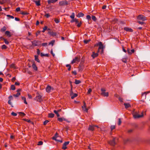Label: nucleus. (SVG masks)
<instances>
[{
    "label": "nucleus",
    "instance_id": "obj_21",
    "mask_svg": "<svg viewBox=\"0 0 150 150\" xmlns=\"http://www.w3.org/2000/svg\"><path fill=\"white\" fill-rule=\"evenodd\" d=\"M58 0H49L48 1V3L49 4H50L51 3H54L57 1Z\"/></svg>",
    "mask_w": 150,
    "mask_h": 150
},
{
    "label": "nucleus",
    "instance_id": "obj_15",
    "mask_svg": "<svg viewBox=\"0 0 150 150\" xmlns=\"http://www.w3.org/2000/svg\"><path fill=\"white\" fill-rule=\"evenodd\" d=\"M32 67L33 68V69L37 71L38 70V68L36 66L34 62L33 63L32 65Z\"/></svg>",
    "mask_w": 150,
    "mask_h": 150
},
{
    "label": "nucleus",
    "instance_id": "obj_39",
    "mask_svg": "<svg viewBox=\"0 0 150 150\" xmlns=\"http://www.w3.org/2000/svg\"><path fill=\"white\" fill-rule=\"evenodd\" d=\"M20 95V93L19 92L17 93L16 94H14L13 96L15 97H17L19 96Z\"/></svg>",
    "mask_w": 150,
    "mask_h": 150
},
{
    "label": "nucleus",
    "instance_id": "obj_57",
    "mask_svg": "<svg viewBox=\"0 0 150 150\" xmlns=\"http://www.w3.org/2000/svg\"><path fill=\"white\" fill-rule=\"evenodd\" d=\"M37 53L38 55H39L40 54V51L39 49H37Z\"/></svg>",
    "mask_w": 150,
    "mask_h": 150
},
{
    "label": "nucleus",
    "instance_id": "obj_5",
    "mask_svg": "<svg viewBox=\"0 0 150 150\" xmlns=\"http://www.w3.org/2000/svg\"><path fill=\"white\" fill-rule=\"evenodd\" d=\"M80 61V56L76 57L74 59L71 61V64H73L76 62H79Z\"/></svg>",
    "mask_w": 150,
    "mask_h": 150
},
{
    "label": "nucleus",
    "instance_id": "obj_4",
    "mask_svg": "<svg viewBox=\"0 0 150 150\" xmlns=\"http://www.w3.org/2000/svg\"><path fill=\"white\" fill-rule=\"evenodd\" d=\"M137 19L138 20H142V21H145L147 20L146 18L142 15H139L137 17Z\"/></svg>",
    "mask_w": 150,
    "mask_h": 150
},
{
    "label": "nucleus",
    "instance_id": "obj_49",
    "mask_svg": "<svg viewBox=\"0 0 150 150\" xmlns=\"http://www.w3.org/2000/svg\"><path fill=\"white\" fill-rule=\"evenodd\" d=\"M81 24H82V22H81V21L80 23H79L77 26L79 28V27H80L81 25Z\"/></svg>",
    "mask_w": 150,
    "mask_h": 150
},
{
    "label": "nucleus",
    "instance_id": "obj_23",
    "mask_svg": "<svg viewBox=\"0 0 150 150\" xmlns=\"http://www.w3.org/2000/svg\"><path fill=\"white\" fill-rule=\"evenodd\" d=\"M33 1L35 3L36 5L37 6H39L40 5V0H39L38 1L34 0Z\"/></svg>",
    "mask_w": 150,
    "mask_h": 150
},
{
    "label": "nucleus",
    "instance_id": "obj_9",
    "mask_svg": "<svg viewBox=\"0 0 150 150\" xmlns=\"http://www.w3.org/2000/svg\"><path fill=\"white\" fill-rule=\"evenodd\" d=\"M117 139L116 138H115L113 139L109 142V143L112 146H114L116 144L115 142V140Z\"/></svg>",
    "mask_w": 150,
    "mask_h": 150
},
{
    "label": "nucleus",
    "instance_id": "obj_36",
    "mask_svg": "<svg viewBox=\"0 0 150 150\" xmlns=\"http://www.w3.org/2000/svg\"><path fill=\"white\" fill-rule=\"evenodd\" d=\"M18 113L21 116L23 117L25 115V114L23 112H18Z\"/></svg>",
    "mask_w": 150,
    "mask_h": 150
},
{
    "label": "nucleus",
    "instance_id": "obj_50",
    "mask_svg": "<svg viewBox=\"0 0 150 150\" xmlns=\"http://www.w3.org/2000/svg\"><path fill=\"white\" fill-rule=\"evenodd\" d=\"M90 41V40H84L83 41V42H84V43H85V44H87V43H88Z\"/></svg>",
    "mask_w": 150,
    "mask_h": 150
},
{
    "label": "nucleus",
    "instance_id": "obj_42",
    "mask_svg": "<svg viewBox=\"0 0 150 150\" xmlns=\"http://www.w3.org/2000/svg\"><path fill=\"white\" fill-rule=\"evenodd\" d=\"M7 48L6 46L5 45H3L1 46V49H6Z\"/></svg>",
    "mask_w": 150,
    "mask_h": 150
},
{
    "label": "nucleus",
    "instance_id": "obj_19",
    "mask_svg": "<svg viewBox=\"0 0 150 150\" xmlns=\"http://www.w3.org/2000/svg\"><path fill=\"white\" fill-rule=\"evenodd\" d=\"M84 14L82 12H80L76 15V16L78 17L79 18L80 17H82L83 16Z\"/></svg>",
    "mask_w": 150,
    "mask_h": 150
},
{
    "label": "nucleus",
    "instance_id": "obj_30",
    "mask_svg": "<svg viewBox=\"0 0 150 150\" xmlns=\"http://www.w3.org/2000/svg\"><path fill=\"white\" fill-rule=\"evenodd\" d=\"M13 97L12 96H10L8 97L9 100H8V103H11V100L12 99Z\"/></svg>",
    "mask_w": 150,
    "mask_h": 150
},
{
    "label": "nucleus",
    "instance_id": "obj_16",
    "mask_svg": "<svg viewBox=\"0 0 150 150\" xmlns=\"http://www.w3.org/2000/svg\"><path fill=\"white\" fill-rule=\"evenodd\" d=\"M127 52L128 54H131L132 53H134V49H132L130 50L129 49H128L127 50Z\"/></svg>",
    "mask_w": 150,
    "mask_h": 150
},
{
    "label": "nucleus",
    "instance_id": "obj_52",
    "mask_svg": "<svg viewBox=\"0 0 150 150\" xmlns=\"http://www.w3.org/2000/svg\"><path fill=\"white\" fill-rule=\"evenodd\" d=\"M69 143V142L67 141L66 142H65L64 143V146L65 145L66 146L67 145H68Z\"/></svg>",
    "mask_w": 150,
    "mask_h": 150
},
{
    "label": "nucleus",
    "instance_id": "obj_61",
    "mask_svg": "<svg viewBox=\"0 0 150 150\" xmlns=\"http://www.w3.org/2000/svg\"><path fill=\"white\" fill-rule=\"evenodd\" d=\"M115 125H112L110 127V128L111 130L115 128Z\"/></svg>",
    "mask_w": 150,
    "mask_h": 150
},
{
    "label": "nucleus",
    "instance_id": "obj_59",
    "mask_svg": "<svg viewBox=\"0 0 150 150\" xmlns=\"http://www.w3.org/2000/svg\"><path fill=\"white\" fill-rule=\"evenodd\" d=\"M121 123V121L120 118H119L118 119V125H120Z\"/></svg>",
    "mask_w": 150,
    "mask_h": 150
},
{
    "label": "nucleus",
    "instance_id": "obj_8",
    "mask_svg": "<svg viewBox=\"0 0 150 150\" xmlns=\"http://www.w3.org/2000/svg\"><path fill=\"white\" fill-rule=\"evenodd\" d=\"M134 117L135 118H139L142 117L143 116V114L142 113L141 115H139L138 113H136L133 115Z\"/></svg>",
    "mask_w": 150,
    "mask_h": 150
},
{
    "label": "nucleus",
    "instance_id": "obj_29",
    "mask_svg": "<svg viewBox=\"0 0 150 150\" xmlns=\"http://www.w3.org/2000/svg\"><path fill=\"white\" fill-rule=\"evenodd\" d=\"M75 81L74 83L76 84H78L81 82L80 81L77 79H75Z\"/></svg>",
    "mask_w": 150,
    "mask_h": 150
},
{
    "label": "nucleus",
    "instance_id": "obj_26",
    "mask_svg": "<svg viewBox=\"0 0 150 150\" xmlns=\"http://www.w3.org/2000/svg\"><path fill=\"white\" fill-rule=\"evenodd\" d=\"M35 59L36 61H37L38 62H40V61L38 59V55L35 56Z\"/></svg>",
    "mask_w": 150,
    "mask_h": 150
},
{
    "label": "nucleus",
    "instance_id": "obj_51",
    "mask_svg": "<svg viewBox=\"0 0 150 150\" xmlns=\"http://www.w3.org/2000/svg\"><path fill=\"white\" fill-rule=\"evenodd\" d=\"M47 42L43 43L42 44V46H47Z\"/></svg>",
    "mask_w": 150,
    "mask_h": 150
},
{
    "label": "nucleus",
    "instance_id": "obj_25",
    "mask_svg": "<svg viewBox=\"0 0 150 150\" xmlns=\"http://www.w3.org/2000/svg\"><path fill=\"white\" fill-rule=\"evenodd\" d=\"M124 105L126 109H127L131 107V105L130 104H124Z\"/></svg>",
    "mask_w": 150,
    "mask_h": 150
},
{
    "label": "nucleus",
    "instance_id": "obj_13",
    "mask_svg": "<svg viewBox=\"0 0 150 150\" xmlns=\"http://www.w3.org/2000/svg\"><path fill=\"white\" fill-rule=\"evenodd\" d=\"M124 30L126 31H129L132 32L133 31V30L132 29L127 27L124 28Z\"/></svg>",
    "mask_w": 150,
    "mask_h": 150
},
{
    "label": "nucleus",
    "instance_id": "obj_40",
    "mask_svg": "<svg viewBox=\"0 0 150 150\" xmlns=\"http://www.w3.org/2000/svg\"><path fill=\"white\" fill-rule=\"evenodd\" d=\"M22 99L23 100L24 103H27L26 101V98L25 97H22Z\"/></svg>",
    "mask_w": 150,
    "mask_h": 150
},
{
    "label": "nucleus",
    "instance_id": "obj_17",
    "mask_svg": "<svg viewBox=\"0 0 150 150\" xmlns=\"http://www.w3.org/2000/svg\"><path fill=\"white\" fill-rule=\"evenodd\" d=\"M84 105L83 106H82V108L83 110L85 111L86 112H87L88 111V109L86 108V104H84Z\"/></svg>",
    "mask_w": 150,
    "mask_h": 150
},
{
    "label": "nucleus",
    "instance_id": "obj_1",
    "mask_svg": "<svg viewBox=\"0 0 150 150\" xmlns=\"http://www.w3.org/2000/svg\"><path fill=\"white\" fill-rule=\"evenodd\" d=\"M94 46H99L98 50L97 51V52H99L100 50H101L100 53L101 54L103 53V49L105 47L103 46V45L101 42H100L95 44Z\"/></svg>",
    "mask_w": 150,
    "mask_h": 150
},
{
    "label": "nucleus",
    "instance_id": "obj_46",
    "mask_svg": "<svg viewBox=\"0 0 150 150\" xmlns=\"http://www.w3.org/2000/svg\"><path fill=\"white\" fill-rule=\"evenodd\" d=\"M4 40L6 44H8L9 43L7 41V40L6 39H4Z\"/></svg>",
    "mask_w": 150,
    "mask_h": 150
},
{
    "label": "nucleus",
    "instance_id": "obj_56",
    "mask_svg": "<svg viewBox=\"0 0 150 150\" xmlns=\"http://www.w3.org/2000/svg\"><path fill=\"white\" fill-rule=\"evenodd\" d=\"M49 121L48 120H46L44 122H43V124L44 125H46L47 123L49 122Z\"/></svg>",
    "mask_w": 150,
    "mask_h": 150
},
{
    "label": "nucleus",
    "instance_id": "obj_64",
    "mask_svg": "<svg viewBox=\"0 0 150 150\" xmlns=\"http://www.w3.org/2000/svg\"><path fill=\"white\" fill-rule=\"evenodd\" d=\"M16 10L17 12L19 11H20V7H17L16 8Z\"/></svg>",
    "mask_w": 150,
    "mask_h": 150
},
{
    "label": "nucleus",
    "instance_id": "obj_34",
    "mask_svg": "<svg viewBox=\"0 0 150 150\" xmlns=\"http://www.w3.org/2000/svg\"><path fill=\"white\" fill-rule=\"evenodd\" d=\"M66 67H68V71H69L71 69V66L69 64H67L66 65Z\"/></svg>",
    "mask_w": 150,
    "mask_h": 150
},
{
    "label": "nucleus",
    "instance_id": "obj_3",
    "mask_svg": "<svg viewBox=\"0 0 150 150\" xmlns=\"http://www.w3.org/2000/svg\"><path fill=\"white\" fill-rule=\"evenodd\" d=\"M72 85L71 86V92H70V96H71V98L72 99H74V98L78 96V94L77 93H74L73 92L72 90Z\"/></svg>",
    "mask_w": 150,
    "mask_h": 150
},
{
    "label": "nucleus",
    "instance_id": "obj_2",
    "mask_svg": "<svg viewBox=\"0 0 150 150\" xmlns=\"http://www.w3.org/2000/svg\"><path fill=\"white\" fill-rule=\"evenodd\" d=\"M35 100H36L37 101L39 102H41L42 101V96L38 93L37 92L36 93V96L34 98Z\"/></svg>",
    "mask_w": 150,
    "mask_h": 150
},
{
    "label": "nucleus",
    "instance_id": "obj_7",
    "mask_svg": "<svg viewBox=\"0 0 150 150\" xmlns=\"http://www.w3.org/2000/svg\"><path fill=\"white\" fill-rule=\"evenodd\" d=\"M31 42L32 45L33 46H36L40 45V44H39L40 41L38 40H34Z\"/></svg>",
    "mask_w": 150,
    "mask_h": 150
},
{
    "label": "nucleus",
    "instance_id": "obj_37",
    "mask_svg": "<svg viewBox=\"0 0 150 150\" xmlns=\"http://www.w3.org/2000/svg\"><path fill=\"white\" fill-rule=\"evenodd\" d=\"M15 87L13 85H12L11 86V88L13 90H14L15 89Z\"/></svg>",
    "mask_w": 150,
    "mask_h": 150
},
{
    "label": "nucleus",
    "instance_id": "obj_20",
    "mask_svg": "<svg viewBox=\"0 0 150 150\" xmlns=\"http://www.w3.org/2000/svg\"><path fill=\"white\" fill-rule=\"evenodd\" d=\"M101 95L107 97L108 96L109 94L108 93V92H102L101 93Z\"/></svg>",
    "mask_w": 150,
    "mask_h": 150
},
{
    "label": "nucleus",
    "instance_id": "obj_53",
    "mask_svg": "<svg viewBox=\"0 0 150 150\" xmlns=\"http://www.w3.org/2000/svg\"><path fill=\"white\" fill-rule=\"evenodd\" d=\"M137 23L141 25H143L144 23V22L140 21H137Z\"/></svg>",
    "mask_w": 150,
    "mask_h": 150
},
{
    "label": "nucleus",
    "instance_id": "obj_28",
    "mask_svg": "<svg viewBox=\"0 0 150 150\" xmlns=\"http://www.w3.org/2000/svg\"><path fill=\"white\" fill-rule=\"evenodd\" d=\"M23 120L29 123L33 124V122L30 120H28L26 119H23Z\"/></svg>",
    "mask_w": 150,
    "mask_h": 150
},
{
    "label": "nucleus",
    "instance_id": "obj_60",
    "mask_svg": "<svg viewBox=\"0 0 150 150\" xmlns=\"http://www.w3.org/2000/svg\"><path fill=\"white\" fill-rule=\"evenodd\" d=\"M92 91V89L91 88H89L87 92L88 94H90Z\"/></svg>",
    "mask_w": 150,
    "mask_h": 150
},
{
    "label": "nucleus",
    "instance_id": "obj_32",
    "mask_svg": "<svg viewBox=\"0 0 150 150\" xmlns=\"http://www.w3.org/2000/svg\"><path fill=\"white\" fill-rule=\"evenodd\" d=\"M54 42H55L54 40H52L50 42H49V43L48 45H52V46H53L54 45Z\"/></svg>",
    "mask_w": 150,
    "mask_h": 150
},
{
    "label": "nucleus",
    "instance_id": "obj_27",
    "mask_svg": "<svg viewBox=\"0 0 150 150\" xmlns=\"http://www.w3.org/2000/svg\"><path fill=\"white\" fill-rule=\"evenodd\" d=\"M6 30V26H4L1 29L0 31L1 32H4Z\"/></svg>",
    "mask_w": 150,
    "mask_h": 150
},
{
    "label": "nucleus",
    "instance_id": "obj_63",
    "mask_svg": "<svg viewBox=\"0 0 150 150\" xmlns=\"http://www.w3.org/2000/svg\"><path fill=\"white\" fill-rule=\"evenodd\" d=\"M11 114L13 115V116H16L17 115V114L16 113L14 112H12L11 113Z\"/></svg>",
    "mask_w": 150,
    "mask_h": 150
},
{
    "label": "nucleus",
    "instance_id": "obj_31",
    "mask_svg": "<svg viewBox=\"0 0 150 150\" xmlns=\"http://www.w3.org/2000/svg\"><path fill=\"white\" fill-rule=\"evenodd\" d=\"M40 56L42 57H43V56H45V57H49V55L48 54H43V53H40Z\"/></svg>",
    "mask_w": 150,
    "mask_h": 150
},
{
    "label": "nucleus",
    "instance_id": "obj_58",
    "mask_svg": "<svg viewBox=\"0 0 150 150\" xmlns=\"http://www.w3.org/2000/svg\"><path fill=\"white\" fill-rule=\"evenodd\" d=\"M41 31L39 30H38L37 33H36V36H37L39 34H40Z\"/></svg>",
    "mask_w": 150,
    "mask_h": 150
},
{
    "label": "nucleus",
    "instance_id": "obj_43",
    "mask_svg": "<svg viewBox=\"0 0 150 150\" xmlns=\"http://www.w3.org/2000/svg\"><path fill=\"white\" fill-rule=\"evenodd\" d=\"M92 19L94 21H96V17L94 16H92Z\"/></svg>",
    "mask_w": 150,
    "mask_h": 150
},
{
    "label": "nucleus",
    "instance_id": "obj_14",
    "mask_svg": "<svg viewBox=\"0 0 150 150\" xmlns=\"http://www.w3.org/2000/svg\"><path fill=\"white\" fill-rule=\"evenodd\" d=\"M48 34H49L51 36H56V33L55 32H54L52 31H49L48 33Z\"/></svg>",
    "mask_w": 150,
    "mask_h": 150
},
{
    "label": "nucleus",
    "instance_id": "obj_48",
    "mask_svg": "<svg viewBox=\"0 0 150 150\" xmlns=\"http://www.w3.org/2000/svg\"><path fill=\"white\" fill-rule=\"evenodd\" d=\"M72 74H74L75 75H76L77 74V72L76 71H72L71 72Z\"/></svg>",
    "mask_w": 150,
    "mask_h": 150
},
{
    "label": "nucleus",
    "instance_id": "obj_38",
    "mask_svg": "<svg viewBox=\"0 0 150 150\" xmlns=\"http://www.w3.org/2000/svg\"><path fill=\"white\" fill-rule=\"evenodd\" d=\"M58 120L59 122H62L63 120H65V119L64 118H58Z\"/></svg>",
    "mask_w": 150,
    "mask_h": 150
},
{
    "label": "nucleus",
    "instance_id": "obj_24",
    "mask_svg": "<svg viewBox=\"0 0 150 150\" xmlns=\"http://www.w3.org/2000/svg\"><path fill=\"white\" fill-rule=\"evenodd\" d=\"M94 125H90L88 129L91 131H93L94 129Z\"/></svg>",
    "mask_w": 150,
    "mask_h": 150
},
{
    "label": "nucleus",
    "instance_id": "obj_44",
    "mask_svg": "<svg viewBox=\"0 0 150 150\" xmlns=\"http://www.w3.org/2000/svg\"><path fill=\"white\" fill-rule=\"evenodd\" d=\"M75 17V14L74 13H72V15L70 16V17L72 18V19H74Z\"/></svg>",
    "mask_w": 150,
    "mask_h": 150
},
{
    "label": "nucleus",
    "instance_id": "obj_55",
    "mask_svg": "<svg viewBox=\"0 0 150 150\" xmlns=\"http://www.w3.org/2000/svg\"><path fill=\"white\" fill-rule=\"evenodd\" d=\"M43 144V142L42 141H40L38 142V145H41Z\"/></svg>",
    "mask_w": 150,
    "mask_h": 150
},
{
    "label": "nucleus",
    "instance_id": "obj_11",
    "mask_svg": "<svg viewBox=\"0 0 150 150\" xmlns=\"http://www.w3.org/2000/svg\"><path fill=\"white\" fill-rule=\"evenodd\" d=\"M53 89V88L51 87L50 86L48 85L46 88V91L48 93H50L51 91V89Z\"/></svg>",
    "mask_w": 150,
    "mask_h": 150
},
{
    "label": "nucleus",
    "instance_id": "obj_47",
    "mask_svg": "<svg viewBox=\"0 0 150 150\" xmlns=\"http://www.w3.org/2000/svg\"><path fill=\"white\" fill-rule=\"evenodd\" d=\"M86 18L88 20H91V17L89 15H87L86 16Z\"/></svg>",
    "mask_w": 150,
    "mask_h": 150
},
{
    "label": "nucleus",
    "instance_id": "obj_54",
    "mask_svg": "<svg viewBox=\"0 0 150 150\" xmlns=\"http://www.w3.org/2000/svg\"><path fill=\"white\" fill-rule=\"evenodd\" d=\"M45 16L47 18H48L50 17V15L49 13H46L45 15Z\"/></svg>",
    "mask_w": 150,
    "mask_h": 150
},
{
    "label": "nucleus",
    "instance_id": "obj_18",
    "mask_svg": "<svg viewBox=\"0 0 150 150\" xmlns=\"http://www.w3.org/2000/svg\"><path fill=\"white\" fill-rule=\"evenodd\" d=\"M5 34L9 37H11L12 36V35L10 32L8 31H6L5 32Z\"/></svg>",
    "mask_w": 150,
    "mask_h": 150
},
{
    "label": "nucleus",
    "instance_id": "obj_10",
    "mask_svg": "<svg viewBox=\"0 0 150 150\" xmlns=\"http://www.w3.org/2000/svg\"><path fill=\"white\" fill-rule=\"evenodd\" d=\"M149 93V92H145L142 93V98L143 99H145L146 97V96L147 94Z\"/></svg>",
    "mask_w": 150,
    "mask_h": 150
},
{
    "label": "nucleus",
    "instance_id": "obj_33",
    "mask_svg": "<svg viewBox=\"0 0 150 150\" xmlns=\"http://www.w3.org/2000/svg\"><path fill=\"white\" fill-rule=\"evenodd\" d=\"M54 114L52 113H50L49 114L48 116L52 118L54 117Z\"/></svg>",
    "mask_w": 150,
    "mask_h": 150
},
{
    "label": "nucleus",
    "instance_id": "obj_35",
    "mask_svg": "<svg viewBox=\"0 0 150 150\" xmlns=\"http://www.w3.org/2000/svg\"><path fill=\"white\" fill-rule=\"evenodd\" d=\"M21 13L23 15H28L29 14V13L25 11L22 12Z\"/></svg>",
    "mask_w": 150,
    "mask_h": 150
},
{
    "label": "nucleus",
    "instance_id": "obj_22",
    "mask_svg": "<svg viewBox=\"0 0 150 150\" xmlns=\"http://www.w3.org/2000/svg\"><path fill=\"white\" fill-rule=\"evenodd\" d=\"M57 137H58V134L57 133H56L55 134L54 136L52 137V139L53 140H54L56 141H60L59 140L57 139L56 138Z\"/></svg>",
    "mask_w": 150,
    "mask_h": 150
},
{
    "label": "nucleus",
    "instance_id": "obj_6",
    "mask_svg": "<svg viewBox=\"0 0 150 150\" xmlns=\"http://www.w3.org/2000/svg\"><path fill=\"white\" fill-rule=\"evenodd\" d=\"M60 6L67 5L68 4V2L66 0L60 1L59 3Z\"/></svg>",
    "mask_w": 150,
    "mask_h": 150
},
{
    "label": "nucleus",
    "instance_id": "obj_12",
    "mask_svg": "<svg viewBox=\"0 0 150 150\" xmlns=\"http://www.w3.org/2000/svg\"><path fill=\"white\" fill-rule=\"evenodd\" d=\"M98 52H97L96 53H95L94 52H92V54L91 55V56L92 57L93 59H94L98 56Z\"/></svg>",
    "mask_w": 150,
    "mask_h": 150
},
{
    "label": "nucleus",
    "instance_id": "obj_41",
    "mask_svg": "<svg viewBox=\"0 0 150 150\" xmlns=\"http://www.w3.org/2000/svg\"><path fill=\"white\" fill-rule=\"evenodd\" d=\"M54 112L57 115V117H59V115L57 111L56 110H54Z\"/></svg>",
    "mask_w": 150,
    "mask_h": 150
},
{
    "label": "nucleus",
    "instance_id": "obj_45",
    "mask_svg": "<svg viewBox=\"0 0 150 150\" xmlns=\"http://www.w3.org/2000/svg\"><path fill=\"white\" fill-rule=\"evenodd\" d=\"M54 21L56 23H58L59 22V20L58 18H55L54 20Z\"/></svg>",
    "mask_w": 150,
    "mask_h": 150
},
{
    "label": "nucleus",
    "instance_id": "obj_62",
    "mask_svg": "<svg viewBox=\"0 0 150 150\" xmlns=\"http://www.w3.org/2000/svg\"><path fill=\"white\" fill-rule=\"evenodd\" d=\"M67 148V147H66V146L65 145L64 146V144H63V146L62 147V149H65Z\"/></svg>",
    "mask_w": 150,
    "mask_h": 150
}]
</instances>
